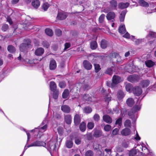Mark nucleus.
<instances>
[{
  "instance_id": "1",
  "label": "nucleus",
  "mask_w": 156,
  "mask_h": 156,
  "mask_svg": "<svg viewBox=\"0 0 156 156\" xmlns=\"http://www.w3.org/2000/svg\"><path fill=\"white\" fill-rule=\"evenodd\" d=\"M145 96H144L140 99V98L137 100V102L139 101V105H135L131 109V110L128 112V115L130 117V118L132 119L133 123H135L138 117V112L141 109V105H140V102L143 99Z\"/></svg>"
},
{
  "instance_id": "2",
  "label": "nucleus",
  "mask_w": 156,
  "mask_h": 156,
  "mask_svg": "<svg viewBox=\"0 0 156 156\" xmlns=\"http://www.w3.org/2000/svg\"><path fill=\"white\" fill-rule=\"evenodd\" d=\"M58 145L57 139H52L48 142V146L49 147L51 151L55 150L56 145Z\"/></svg>"
},
{
  "instance_id": "3",
  "label": "nucleus",
  "mask_w": 156,
  "mask_h": 156,
  "mask_svg": "<svg viewBox=\"0 0 156 156\" xmlns=\"http://www.w3.org/2000/svg\"><path fill=\"white\" fill-rule=\"evenodd\" d=\"M48 121L46 119H45L42 122L41 125L37 128H35V129H38L39 130V132L41 131H42L43 132L45 131L48 127Z\"/></svg>"
},
{
  "instance_id": "4",
  "label": "nucleus",
  "mask_w": 156,
  "mask_h": 156,
  "mask_svg": "<svg viewBox=\"0 0 156 156\" xmlns=\"http://www.w3.org/2000/svg\"><path fill=\"white\" fill-rule=\"evenodd\" d=\"M46 145L45 143L42 141L36 140L34 142L31 144H29L28 147H44Z\"/></svg>"
},
{
  "instance_id": "5",
  "label": "nucleus",
  "mask_w": 156,
  "mask_h": 156,
  "mask_svg": "<svg viewBox=\"0 0 156 156\" xmlns=\"http://www.w3.org/2000/svg\"><path fill=\"white\" fill-rule=\"evenodd\" d=\"M111 85L114 86L121 82V78L117 75H114L112 79Z\"/></svg>"
},
{
  "instance_id": "6",
  "label": "nucleus",
  "mask_w": 156,
  "mask_h": 156,
  "mask_svg": "<svg viewBox=\"0 0 156 156\" xmlns=\"http://www.w3.org/2000/svg\"><path fill=\"white\" fill-rule=\"evenodd\" d=\"M67 16L66 12L61 11L58 12L57 16V19L59 20H63L65 19Z\"/></svg>"
},
{
  "instance_id": "7",
  "label": "nucleus",
  "mask_w": 156,
  "mask_h": 156,
  "mask_svg": "<svg viewBox=\"0 0 156 156\" xmlns=\"http://www.w3.org/2000/svg\"><path fill=\"white\" fill-rule=\"evenodd\" d=\"M133 92L134 94L136 96H140L142 93V89L139 86H135L133 89Z\"/></svg>"
},
{
  "instance_id": "8",
  "label": "nucleus",
  "mask_w": 156,
  "mask_h": 156,
  "mask_svg": "<svg viewBox=\"0 0 156 156\" xmlns=\"http://www.w3.org/2000/svg\"><path fill=\"white\" fill-rule=\"evenodd\" d=\"M139 79L138 76L136 75H130L127 77L128 80L131 83L138 82Z\"/></svg>"
},
{
  "instance_id": "9",
  "label": "nucleus",
  "mask_w": 156,
  "mask_h": 156,
  "mask_svg": "<svg viewBox=\"0 0 156 156\" xmlns=\"http://www.w3.org/2000/svg\"><path fill=\"white\" fill-rule=\"evenodd\" d=\"M92 132H93V136L96 138L101 137L103 133L101 130L97 128L94 129Z\"/></svg>"
},
{
  "instance_id": "10",
  "label": "nucleus",
  "mask_w": 156,
  "mask_h": 156,
  "mask_svg": "<svg viewBox=\"0 0 156 156\" xmlns=\"http://www.w3.org/2000/svg\"><path fill=\"white\" fill-rule=\"evenodd\" d=\"M84 67L87 70L91 69L92 67L91 63L87 60H84L83 62Z\"/></svg>"
},
{
  "instance_id": "11",
  "label": "nucleus",
  "mask_w": 156,
  "mask_h": 156,
  "mask_svg": "<svg viewBox=\"0 0 156 156\" xmlns=\"http://www.w3.org/2000/svg\"><path fill=\"white\" fill-rule=\"evenodd\" d=\"M73 120L74 125L76 126H78L80 123L81 122L80 116L79 114H76L74 115Z\"/></svg>"
},
{
  "instance_id": "12",
  "label": "nucleus",
  "mask_w": 156,
  "mask_h": 156,
  "mask_svg": "<svg viewBox=\"0 0 156 156\" xmlns=\"http://www.w3.org/2000/svg\"><path fill=\"white\" fill-rule=\"evenodd\" d=\"M49 69L51 70H55L56 68L57 64L53 58H51L50 62Z\"/></svg>"
},
{
  "instance_id": "13",
  "label": "nucleus",
  "mask_w": 156,
  "mask_h": 156,
  "mask_svg": "<svg viewBox=\"0 0 156 156\" xmlns=\"http://www.w3.org/2000/svg\"><path fill=\"white\" fill-rule=\"evenodd\" d=\"M115 17V14L113 12H110L107 13L106 15V18L108 20H112V22L115 20L114 18Z\"/></svg>"
},
{
  "instance_id": "14",
  "label": "nucleus",
  "mask_w": 156,
  "mask_h": 156,
  "mask_svg": "<svg viewBox=\"0 0 156 156\" xmlns=\"http://www.w3.org/2000/svg\"><path fill=\"white\" fill-rule=\"evenodd\" d=\"M111 57L112 58L115 59V61L117 62H120L121 61V57L119 54L115 52H113L111 53Z\"/></svg>"
},
{
  "instance_id": "15",
  "label": "nucleus",
  "mask_w": 156,
  "mask_h": 156,
  "mask_svg": "<svg viewBox=\"0 0 156 156\" xmlns=\"http://www.w3.org/2000/svg\"><path fill=\"white\" fill-rule=\"evenodd\" d=\"M103 120L104 121L108 124L111 123L112 121V119L108 115H105L103 116Z\"/></svg>"
},
{
  "instance_id": "16",
  "label": "nucleus",
  "mask_w": 156,
  "mask_h": 156,
  "mask_svg": "<svg viewBox=\"0 0 156 156\" xmlns=\"http://www.w3.org/2000/svg\"><path fill=\"white\" fill-rule=\"evenodd\" d=\"M30 48L26 44L24 43H22L20 46V51L22 52H24L27 50L28 48Z\"/></svg>"
},
{
  "instance_id": "17",
  "label": "nucleus",
  "mask_w": 156,
  "mask_h": 156,
  "mask_svg": "<svg viewBox=\"0 0 156 156\" xmlns=\"http://www.w3.org/2000/svg\"><path fill=\"white\" fill-rule=\"evenodd\" d=\"M104 98L105 101L107 103L108 105L109 102L112 100V98L111 95L109 93H106L104 94Z\"/></svg>"
},
{
  "instance_id": "18",
  "label": "nucleus",
  "mask_w": 156,
  "mask_h": 156,
  "mask_svg": "<svg viewBox=\"0 0 156 156\" xmlns=\"http://www.w3.org/2000/svg\"><path fill=\"white\" fill-rule=\"evenodd\" d=\"M82 98L85 102L91 101L92 97L88 94H85L82 95Z\"/></svg>"
},
{
  "instance_id": "19",
  "label": "nucleus",
  "mask_w": 156,
  "mask_h": 156,
  "mask_svg": "<svg viewBox=\"0 0 156 156\" xmlns=\"http://www.w3.org/2000/svg\"><path fill=\"white\" fill-rule=\"evenodd\" d=\"M61 110L64 112L69 113L70 112V108L67 105H63L61 107Z\"/></svg>"
},
{
  "instance_id": "20",
  "label": "nucleus",
  "mask_w": 156,
  "mask_h": 156,
  "mask_svg": "<svg viewBox=\"0 0 156 156\" xmlns=\"http://www.w3.org/2000/svg\"><path fill=\"white\" fill-rule=\"evenodd\" d=\"M44 50L43 48H39L35 51V54L37 56H41L44 54Z\"/></svg>"
},
{
  "instance_id": "21",
  "label": "nucleus",
  "mask_w": 156,
  "mask_h": 156,
  "mask_svg": "<svg viewBox=\"0 0 156 156\" xmlns=\"http://www.w3.org/2000/svg\"><path fill=\"white\" fill-rule=\"evenodd\" d=\"M131 130L129 128H126L122 130L121 132V134L124 136H127L130 134Z\"/></svg>"
},
{
  "instance_id": "22",
  "label": "nucleus",
  "mask_w": 156,
  "mask_h": 156,
  "mask_svg": "<svg viewBox=\"0 0 156 156\" xmlns=\"http://www.w3.org/2000/svg\"><path fill=\"white\" fill-rule=\"evenodd\" d=\"M150 83V81L148 80H146L142 81L140 83V85L142 87L144 88L147 87Z\"/></svg>"
},
{
  "instance_id": "23",
  "label": "nucleus",
  "mask_w": 156,
  "mask_h": 156,
  "mask_svg": "<svg viewBox=\"0 0 156 156\" xmlns=\"http://www.w3.org/2000/svg\"><path fill=\"white\" fill-rule=\"evenodd\" d=\"M125 96L124 92L122 90H119L117 94V98L118 100L119 101L122 99Z\"/></svg>"
},
{
  "instance_id": "24",
  "label": "nucleus",
  "mask_w": 156,
  "mask_h": 156,
  "mask_svg": "<svg viewBox=\"0 0 156 156\" xmlns=\"http://www.w3.org/2000/svg\"><path fill=\"white\" fill-rule=\"evenodd\" d=\"M129 5V3L127 2L126 3L120 2L118 4L119 8L120 9H123L127 8Z\"/></svg>"
},
{
  "instance_id": "25",
  "label": "nucleus",
  "mask_w": 156,
  "mask_h": 156,
  "mask_svg": "<svg viewBox=\"0 0 156 156\" xmlns=\"http://www.w3.org/2000/svg\"><path fill=\"white\" fill-rule=\"evenodd\" d=\"M64 120L66 123L68 124H70L72 122V117L70 115H67L65 116Z\"/></svg>"
},
{
  "instance_id": "26",
  "label": "nucleus",
  "mask_w": 156,
  "mask_h": 156,
  "mask_svg": "<svg viewBox=\"0 0 156 156\" xmlns=\"http://www.w3.org/2000/svg\"><path fill=\"white\" fill-rule=\"evenodd\" d=\"M127 12V11L126 10H123L121 12L119 18L120 21L121 22H122L124 21Z\"/></svg>"
},
{
  "instance_id": "27",
  "label": "nucleus",
  "mask_w": 156,
  "mask_h": 156,
  "mask_svg": "<svg viewBox=\"0 0 156 156\" xmlns=\"http://www.w3.org/2000/svg\"><path fill=\"white\" fill-rule=\"evenodd\" d=\"M108 44V42L105 39H102L101 41L100 46L102 49L106 48Z\"/></svg>"
},
{
  "instance_id": "28",
  "label": "nucleus",
  "mask_w": 156,
  "mask_h": 156,
  "mask_svg": "<svg viewBox=\"0 0 156 156\" xmlns=\"http://www.w3.org/2000/svg\"><path fill=\"white\" fill-rule=\"evenodd\" d=\"M79 124V129L80 131L82 132H85L86 129V124L85 122H82Z\"/></svg>"
},
{
  "instance_id": "29",
  "label": "nucleus",
  "mask_w": 156,
  "mask_h": 156,
  "mask_svg": "<svg viewBox=\"0 0 156 156\" xmlns=\"http://www.w3.org/2000/svg\"><path fill=\"white\" fill-rule=\"evenodd\" d=\"M145 64L147 67L151 68L155 65V63L151 60H147L145 62Z\"/></svg>"
},
{
  "instance_id": "30",
  "label": "nucleus",
  "mask_w": 156,
  "mask_h": 156,
  "mask_svg": "<svg viewBox=\"0 0 156 156\" xmlns=\"http://www.w3.org/2000/svg\"><path fill=\"white\" fill-rule=\"evenodd\" d=\"M118 31L120 33L122 34H124L126 33V29L124 24H122L119 26Z\"/></svg>"
},
{
  "instance_id": "31",
  "label": "nucleus",
  "mask_w": 156,
  "mask_h": 156,
  "mask_svg": "<svg viewBox=\"0 0 156 156\" xmlns=\"http://www.w3.org/2000/svg\"><path fill=\"white\" fill-rule=\"evenodd\" d=\"M111 7L113 9H116L117 5V3L115 0H112L110 2Z\"/></svg>"
},
{
  "instance_id": "32",
  "label": "nucleus",
  "mask_w": 156,
  "mask_h": 156,
  "mask_svg": "<svg viewBox=\"0 0 156 156\" xmlns=\"http://www.w3.org/2000/svg\"><path fill=\"white\" fill-rule=\"evenodd\" d=\"M50 90L52 91H56V85L54 81H51L50 82Z\"/></svg>"
},
{
  "instance_id": "33",
  "label": "nucleus",
  "mask_w": 156,
  "mask_h": 156,
  "mask_svg": "<svg viewBox=\"0 0 156 156\" xmlns=\"http://www.w3.org/2000/svg\"><path fill=\"white\" fill-rule=\"evenodd\" d=\"M90 48L92 50H95L98 47V44L96 41H92L90 43Z\"/></svg>"
},
{
  "instance_id": "34",
  "label": "nucleus",
  "mask_w": 156,
  "mask_h": 156,
  "mask_svg": "<svg viewBox=\"0 0 156 156\" xmlns=\"http://www.w3.org/2000/svg\"><path fill=\"white\" fill-rule=\"evenodd\" d=\"M7 49L9 53H14L16 50L15 47L12 45H8L7 46Z\"/></svg>"
},
{
  "instance_id": "35",
  "label": "nucleus",
  "mask_w": 156,
  "mask_h": 156,
  "mask_svg": "<svg viewBox=\"0 0 156 156\" xmlns=\"http://www.w3.org/2000/svg\"><path fill=\"white\" fill-rule=\"evenodd\" d=\"M133 88L132 84L131 83H127L125 86L126 90L129 93L133 91Z\"/></svg>"
},
{
  "instance_id": "36",
  "label": "nucleus",
  "mask_w": 156,
  "mask_h": 156,
  "mask_svg": "<svg viewBox=\"0 0 156 156\" xmlns=\"http://www.w3.org/2000/svg\"><path fill=\"white\" fill-rule=\"evenodd\" d=\"M66 147L68 148H71L73 146V142L72 140H66Z\"/></svg>"
},
{
  "instance_id": "37",
  "label": "nucleus",
  "mask_w": 156,
  "mask_h": 156,
  "mask_svg": "<svg viewBox=\"0 0 156 156\" xmlns=\"http://www.w3.org/2000/svg\"><path fill=\"white\" fill-rule=\"evenodd\" d=\"M126 103L129 106L132 107L134 103V101L133 98H129L126 100Z\"/></svg>"
},
{
  "instance_id": "38",
  "label": "nucleus",
  "mask_w": 156,
  "mask_h": 156,
  "mask_svg": "<svg viewBox=\"0 0 156 156\" xmlns=\"http://www.w3.org/2000/svg\"><path fill=\"white\" fill-rule=\"evenodd\" d=\"M32 5L37 9L40 5V2L39 0H33L32 2Z\"/></svg>"
},
{
  "instance_id": "39",
  "label": "nucleus",
  "mask_w": 156,
  "mask_h": 156,
  "mask_svg": "<svg viewBox=\"0 0 156 156\" xmlns=\"http://www.w3.org/2000/svg\"><path fill=\"white\" fill-rule=\"evenodd\" d=\"M69 91L68 89H65L62 94V98L63 99H66L69 96Z\"/></svg>"
},
{
  "instance_id": "40",
  "label": "nucleus",
  "mask_w": 156,
  "mask_h": 156,
  "mask_svg": "<svg viewBox=\"0 0 156 156\" xmlns=\"http://www.w3.org/2000/svg\"><path fill=\"white\" fill-rule=\"evenodd\" d=\"M138 2L141 6L145 7H148L149 6V4L144 0H139Z\"/></svg>"
},
{
  "instance_id": "41",
  "label": "nucleus",
  "mask_w": 156,
  "mask_h": 156,
  "mask_svg": "<svg viewBox=\"0 0 156 156\" xmlns=\"http://www.w3.org/2000/svg\"><path fill=\"white\" fill-rule=\"evenodd\" d=\"M113 69L114 67L112 66L108 68L105 71V73L109 75H111L113 73Z\"/></svg>"
},
{
  "instance_id": "42",
  "label": "nucleus",
  "mask_w": 156,
  "mask_h": 156,
  "mask_svg": "<svg viewBox=\"0 0 156 156\" xmlns=\"http://www.w3.org/2000/svg\"><path fill=\"white\" fill-rule=\"evenodd\" d=\"M148 37L152 38L156 37V33L152 31H150L146 37V38H148Z\"/></svg>"
},
{
  "instance_id": "43",
  "label": "nucleus",
  "mask_w": 156,
  "mask_h": 156,
  "mask_svg": "<svg viewBox=\"0 0 156 156\" xmlns=\"http://www.w3.org/2000/svg\"><path fill=\"white\" fill-rule=\"evenodd\" d=\"M46 34L49 36H52L53 34L52 30L50 28H46L45 30Z\"/></svg>"
},
{
  "instance_id": "44",
  "label": "nucleus",
  "mask_w": 156,
  "mask_h": 156,
  "mask_svg": "<svg viewBox=\"0 0 156 156\" xmlns=\"http://www.w3.org/2000/svg\"><path fill=\"white\" fill-rule=\"evenodd\" d=\"M139 151L137 149H132L129 152V156H134L136 155Z\"/></svg>"
},
{
  "instance_id": "45",
  "label": "nucleus",
  "mask_w": 156,
  "mask_h": 156,
  "mask_svg": "<svg viewBox=\"0 0 156 156\" xmlns=\"http://www.w3.org/2000/svg\"><path fill=\"white\" fill-rule=\"evenodd\" d=\"M95 72L96 73H98L101 69L99 64L94 63V64Z\"/></svg>"
},
{
  "instance_id": "46",
  "label": "nucleus",
  "mask_w": 156,
  "mask_h": 156,
  "mask_svg": "<svg viewBox=\"0 0 156 156\" xmlns=\"http://www.w3.org/2000/svg\"><path fill=\"white\" fill-rule=\"evenodd\" d=\"M23 43L26 44L27 45L29 46L30 48L32 47V45H31V41L29 38H26L24 39L23 41Z\"/></svg>"
},
{
  "instance_id": "47",
  "label": "nucleus",
  "mask_w": 156,
  "mask_h": 156,
  "mask_svg": "<svg viewBox=\"0 0 156 156\" xmlns=\"http://www.w3.org/2000/svg\"><path fill=\"white\" fill-rule=\"evenodd\" d=\"M92 111V108L89 106L85 107L83 109V111L84 112L87 114L90 113Z\"/></svg>"
},
{
  "instance_id": "48",
  "label": "nucleus",
  "mask_w": 156,
  "mask_h": 156,
  "mask_svg": "<svg viewBox=\"0 0 156 156\" xmlns=\"http://www.w3.org/2000/svg\"><path fill=\"white\" fill-rule=\"evenodd\" d=\"M122 117L118 118L116 121L115 125H118V127H121L122 126Z\"/></svg>"
},
{
  "instance_id": "49",
  "label": "nucleus",
  "mask_w": 156,
  "mask_h": 156,
  "mask_svg": "<svg viewBox=\"0 0 156 156\" xmlns=\"http://www.w3.org/2000/svg\"><path fill=\"white\" fill-rule=\"evenodd\" d=\"M124 126L125 127L130 128L131 127V122L129 119H126L124 123Z\"/></svg>"
},
{
  "instance_id": "50",
  "label": "nucleus",
  "mask_w": 156,
  "mask_h": 156,
  "mask_svg": "<svg viewBox=\"0 0 156 156\" xmlns=\"http://www.w3.org/2000/svg\"><path fill=\"white\" fill-rule=\"evenodd\" d=\"M81 88L84 90H87L90 88V87L88 84L84 83L83 84Z\"/></svg>"
},
{
  "instance_id": "51",
  "label": "nucleus",
  "mask_w": 156,
  "mask_h": 156,
  "mask_svg": "<svg viewBox=\"0 0 156 156\" xmlns=\"http://www.w3.org/2000/svg\"><path fill=\"white\" fill-rule=\"evenodd\" d=\"M113 112L116 114H118L119 112L120 111L121 112V114H122L119 105H117L114 108H113Z\"/></svg>"
},
{
  "instance_id": "52",
  "label": "nucleus",
  "mask_w": 156,
  "mask_h": 156,
  "mask_svg": "<svg viewBox=\"0 0 156 156\" xmlns=\"http://www.w3.org/2000/svg\"><path fill=\"white\" fill-rule=\"evenodd\" d=\"M105 15L102 14L100 15L98 19V21L100 23H102L104 21L105 18Z\"/></svg>"
},
{
  "instance_id": "53",
  "label": "nucleus",
  "mask_w": 156,
  "mask_h": 156,
  "mask_svg": "<svg viewBox=\"0 0 156 156\" xmlns=\"http://www.w3.org/2000/svg\"><path fill=\"white\" fill-rule=\"evenodd\" d=\"M59 87L61 88H65L66 85V83L64 81H61L59 82L58 84Z\"/></svg>"
},
{
  "instance_id": "54",
  "label": "nucleus",
  "mask_w": 156,
  "mask_h": 156,
  "mask_svg": "<svg viewBox=\"0 0 156 156\" xmlns=\"http://www.w3.org/2000/svg\"><path fill=\"white\" fill-rule=\"evenodd\" d=\"M93 119L95 121L98 122L100 119V117L98 114H95L93 117Z\"/></svg>"
},
{
  "instance_id": "55",
  "label": "nucleus",
  "mask_w": 156,
  "mask_h": 156,
  "mask_svg": "<svg viewBox=\"0 0 156 156\" xmlns=\"http://www.w3.org/2000/svg\"><path fill=\"white\" fill-rule=\"evenodd\" d=\"M49 6V4L48 3H45L42 5V8L44 11L47 10Z\"/></svg>"
},
{
  "instance_id": "56",
  "label": "nucleus",
  "mask_w": 156,
  "mask_h": 156,
  "mask_svg": "<svg viewBox=\"0 0 156 156\" xmlns=\"http://www.w3.org/2000/svg\"><path fill=\"white\" fill-rule=\"evenodd\" d=\"M112 129L111 126L109 124L106 125L104 127V130L107 132L110 131Z\"/></svg>"
},
{
  "instance_id": "57",
  "label": "nucleus",
  "mask_w": 156,
  "mask_h": 156,
  "mask_svg": "<svg viewBox=\"0 0 156 156\" xmlns=\"http://www.w3.org/2000/svg\"><path fill=\"white\" fill-rule=\"evenodd\" d=\"M85 155V156H93L94 152L92 151L89 150L86 152Z\"/></svg>"
},
{
  "instance_id": "58",
  "label": "nucleus",
  "mask_w": 156,
  "mask_h": 156,
  "mask_svg": "<svg viewBox=\"0 0 156 156\" xmlns=\"http://www.w3.org/2000/svg\"><path fill=\"white\" fill-rule=\"evenodd\" d=\"M58 133L60 136H62L63 133V129L62 127H59L57 129Z\"/></svg>"
},
{
  "instance_id": "59",
  "label": "nucleus",
  "mask_w": 156,
  "mask_h": 156,
  "mask_svg": "<svg viewBox=\"0 0 156 156\" xmlns=\"http://www.w3.org/2000/svg\"><path fill=\"white\" fill-rule=\"evenodd\" d=\"M148 89L151 91H156V82L154 84L149 87L148 88Z\"/></svg>"
},
{
  "instance_id": "60",
  "label": "nucleus",
  "mask_w": 156,
  "mask_h": 156,
  "mask_svg": "<svg viewBox=\"0 0 156 156\" xmlns=\"http://www.w3.org/2000/svg\"><path fill=\"white\" fill-rule=\"evenodd\" d=\"M94 123L92 122H88L87 125V127L90 129H91L94 127Z\"/></svg>"
},
{
  "instance_id": "61",
  "label": "nucleus",
  "mask_w": 156,
  "mask_h": 156,
  "mask_svg": "<svg viewBox=\"0 0 156 156\" xmlns=\"http://www.w3.org/2000/svg\"><path fill=\"white\" fill-rule=\"evenodd\" d=\"M42 44L44 47L48 48L50 46V44L48 41H44L42 43Z\"/></svg>"
},
{
  "instance_id": "62",
  "label": "nucleus",
  "mask_w": 156,
  "mask_h": 156,
  "mask_svg": "<svg viewBox=\"0 0 156 156\" xmlns=\"http://www.w3.org/2000/svg\"><path fill=\"white\" fill-rule=\"evenodd\" d=\"M53 97L55 99H56L58 98L59 93L58 91H53Z\"/></svg>"
},
{
  "instance_id": "63",
  "label": "nucleus",
  "mask_w": 156,
  "mask_h": 156,
  "mask_svg": "<svg viewBox=\"0 0 156 156\" xmlns=\"http://www.w3.org/2000/svg\"><path fill=\"white\" fill-rule=\"evenodd\" d=\"M93 135L91 133H89L87 134L86 137L87 140H92Z\"/></svg>"
},
{
  "instance_id": "64",
  "label": "nucleus",
  "mask_w": 156,
  "mask_h": 156,
  "mask_svg": "<svg viewBox=\"0 0 156 156\" xmlns=\"http://www.w3.org/2000/svg\"><path fill=\"white\" fill-rule=\"evenodd\" d=\"M8 27V25L6 24H4L2 27V30L3 31H5L7 30Z\"/></svg>"
}]
</instances>
